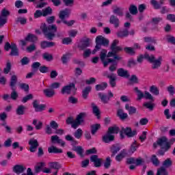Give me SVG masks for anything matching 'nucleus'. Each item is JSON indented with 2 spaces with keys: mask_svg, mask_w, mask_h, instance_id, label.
Masks as SVG:
<instances>
[{
  "mask_svg": "<svg viewBox=\"0 0 175 175\" xmlns=\"http://www.w3.org/2000/svg\"><path fill=\"white\" fill-rule=\"evenodd\" d=\"M117 73L119 77H125L126 79H128L131 76L128 70H125L123 68H118Z\"/></svg>",
  "mask_w": 175,
  "mask_h": 175,
  "instance_id": "a211bd4d",
  "label": "nucleus"
},
{
  "mask_svg": "<svg viewBox=\"0 0 175 175\" xmlns=\"http://www.w3.org/2000/svg\"><path fill=\"white\" fill-rule=\"evenodd\" d=\"M144 40L146 43H151L152 44H157V39L154 37H144Z\"/></svg>",
  "mask_w": 175,
  "mask_h": 175,
  "instance_id": "de8ad7c7",
  "label": "nucleus"
},
{
  "mask_svg": "<svg viewBox=\"0 0 175 175\" xmlns=\"http://www.w3.org/2000/svg\"><path fill=\"white\" fill-rule=\"evenodd\" d=\"M120 150H121V147H120V145H118V144H113L110 147V151L111 152V158H113V157H116V154H117Z\"/></svg>",
  "mask_w": 175,
  "mask_h": 175,
  "instance_id": "aec40b11",
  "label": "nucleus"
},
{
  "mask_svg": "<svg viewBox=\"0 0 175 175\" xmlns=\"http://www.w3.org/2000/svg\"><path fill=\"white\" fill-rule=\"evenodd\" d=\"M75 122L76 120H75L72 116L67 118L66 120V124L67 125H71V128L73 129H77V126H75Z\"/></svg>",
  "mask_w": 175,
  "mask_h": 175,
  "instance_id": "c85d7f7f",
  "label": "nucleus"
},
{
  "mask_svg": "<svg viewBox=\"0 0 175 175\" xmlns=\"http://www.w3.org/2000/svg\"><path fill=\"white\" fill-rule=\"evenodd\" d=\"M25 111V107L24 105H19L16 110L17 116H24Z\"/></svg>",
  "mask_w": 175,
  "mask_h": 175,
  "instance_id": "8fccbe9b",
  "label": "nucleus"
},
{
  "mask_svg": "<svg viewBox=\"0 0 175 175\" xmlns=\"http://www.w3.org/2000/svg\"><path fill=\"white\" fill-rule=\"evenodd\" d=\"M124 151H125L124 149L121 151L120 153L116 155L115 159L117 162H121V161H122V159L125 158V153H124Z\"/></svg>",
  "mask_w": 175,
  "mask_h": 175,
  "instance_id": "13d9d810",
  "label": "nucleus"
},
{
  "mask_svg": "<svg viewBox=\"0 0 175 175\" xmlns=\"http://www.w3.org/2000/svg\"><path fill=\"white\" fill-rule=\"evenodd\" d=\"M89 38H86L85 39H83L81 41V44L79 46V49L81 50H85L87 47H90L91 42Z\"/></svg>",
  "mask_w": 175,
  "mask_h": 175,
  "instance_id": "412c9836",
  "label": "nucleus"
},
{
  "mask_svg": "<svg viewBox=\"0 0 175 175\" xmlns=\"http://www.w3.org/2000/svg\"><path fill=\"white\" fill-rule=\"evenodd\" d=\"M32 105L36 113H40L46 110V105L39 104V101H38V100H34Z\"/></svg>",
  "mask_w": 175,
  "mask_h": 175,
  "instance_id": "6e6552de",
  "label": "nucleus"
},
{
  "mask_svg": "<svg viewBox=\"0 0 175 175\" xmlns=\"http://www.w3.org/2000/svg\"><path fill=\"white\" fill-rule=\"evenodd\" d=\"M98 96L103 103H104L105 105L109 103V100H110V97H109V96H107L105 94L101 92H99L98 94Z\"/></svg>",
  "mask_w": 175,
  "mask_h": 175,
  "instance_id": "bb28decb",
  "label": "nucleus"
},
{
  "mask_svg": "<svg viewBox=\"0 0 175 175\" xmlns=\"http://www.w3.org/2000/svg\"><path fill=\"white\" fill-rule=\"evenodd\" d=\"M133 84H139V78L135 75H132L129 79V85H133Z\"/></svg>",
  "mask_w": 175,
  "mask_h": 175,
  "instance_id": "e433bc0d",
  "label": "nucleus"
},
{
  "mask_svg": "<svg viewBox=\"0 0 175 175\" xmlns=\"http://www.w3.org/2000/svg\"><path fill=\"white\" fill-rule=\"evenodd\" d=\"M15 21L16 24L19 23L21 25H25L27 24V19L24 17H18Z\"/></svg>",
  "mask_w": 175,
  "mask_h": 175,
  "instance_id": "680f3d73",
  "label": "nucleus"
},
{
  "mask_svg": "<svg viewBox=\"0 0 175 175\" xmlns=\"http://www.w3.org/2000/svg\"><path fill=\"white\" fill-rule=\"evenodd\" d=\"M124 51L126 54H129L130 55H135L136 53L133 48L129 46L124 47Z\"/></svg>",
  "mask_w": 175,
  "mask_h": 175,
  "instance_id": "bf43d9fd",
  "label": "nucleus"
},
{
  "mask_svg": "<svg viewBox=\"0 0 175 175\" xmlns=\"http://www.w3.org/2000/svg\"><path fill=\"white\" fill-rule=\"evenodd\" d=\"M91 162H93L94 167H100L102 166L103 159L99 158L96 154H93L90 157Z\"/></svg>",
  "mask_w": 175,
  "mask_h": 175,
  "instance_id": "ddd939ff",
  "label": "nucleus"
},
{
  "mask_svg": "<svg viewBox=\"0 0 175 175\" xmlns=\"http://www.w3.org/2000/svg\"><path fill=\"white\" fill-rule=\"evenodd\" d=\"M85 116H87V114L84 112H81L79 115H77L74 125L77 128L80 126L81 124L84 122V117H85Z\"/></svg>",
  "mask_w": 175,
  "mask_h": 175,
  "instance_id": "4468645a",
  "label": "nucleus"
},
{
  "mask_svg": "<svg viewBox=\"0 0 175 175\" xmlns=\"http://www.w3.org/2000/svg\"><path fill=\"white\" fill-rule=\"evenodd\" d=\"M76 88V84L75 83H70L68 85H64L61 90V94L62 95H70L72 93V89Z\"/></svg>",
  "mask_w": 175,
  "mask_h": 175,
  "instance_id": "0eeeda50",
  "label": "nucleus"
},
{
  "mask_svg": "<svg viewBox=\"0 0 175 175\" xmlns=\"http://www.w3.org/2000/svg\"><path fill=\"white\" fill-rule=\"evenodd\" d=\"M27 168L23 165H15L12 168V172L17 175L23 174V172H25Z\"/></svg>",
  "mask_w": 175,
  "mask_h": 175,
  "instance_id": "2eb2a0df",
  "label": "nucleus"
},
{
  "mask_svg": "<svg viewBox=\"0 0 175 175\" xmlns=\"http://www.w3.org/2000/svg\"><path fill=\"white\" fill-rule=\"evenodd\" d=\"M92 88L91 86H87L82 90V98L83 99H88V95L91 92Z\"/></svg>",
  "mask_w": 175,
  "mask_h": 175,
  "instance_id": "cd10ccee",
  "label": "nucleus"
},
{
  "mask_svg": "<svg viewBox=\"0 0 175 175\" xmlns=\"http://www.w3.org/2000/svg\"><path fill=\"white\" fill-rule=\"evenodd\" d=\"M109 85L112 88H114L117 85V77L116 74L109 79Z\"/></svg>",
  "mask_w": 175,
  "mask_h": 175,
  "instance_id": "603ef678",
  "label": "nucleus"
},
{
  "mask_svg": "<svg viewBox=\"0 0 175 175\" xmlns=\"http://www.w3.org/2000/svg\"><path fill=\"white\" fill-rule=\"evenodd\" d=\"M43 93L46 98H53L55 95V92L53 89H44Z\"/></svg>",
  "mask_w": 175,
  "mask_h": 175,
  "instance_id": "2f4dec72",
  "label": "nucleus"
},
{
  "mask_svg": "<svg viewBox=\"0 0 175 175\" xmlns=\"http://www.w3.org/2000/svg\"><path fill=\"white\" fill-rule=\"evenodd\" d=\"M92 106L94 114L97 117L98 120H99L100 118V111L99 108H98V106L95 105L94 103H92Z\"/></svg>",
  "mask_w": 175,
  "mask_h": 175,
  "instance_id": "a19ab883",
  "label": "nucleus"
},
{
  "mask_svg": "<svg viewBox=\"0 0 175 175\" xmlns=\"http://www.w3.org/2000/svg\"><path fill=\"white\" fill-rule=\"evenodd\" d=\"M29 146H30L29 150L30 152H35L36 149L39 147V142L38 139L31 138L29 140Z\"/></svg>",
  "mask_w": 175,
  "mask_h": 175,
  "instance_id": "9d476101",
  "label": "nucleus"
},
{
  "mask_svg": "<svg viewBox=\"0 0 175 175\" xmlns=\"http://www.w3.org/2000/svg\"><path fill=\"white\" fill-rule=\"evenodd\" d=\"M109 23L114 25L115 28L120 27V19L116 15H111L109 18Z\"/></svg>",
  "mask_w": 175,
  "mask_h": 175,
  "instance_id": "5701e85b",
  "label": "nucleus"
},
{
  "mask_svg": "<svg viewBox=\"0 0 175 175\" xmlns=\"http://www.w3.org/2000/svg\"><path fill=\"white\" fill-rule=\"evenodd\" d=\"M107 132L111 135H117L120 132V127L117 126H110Z\"/></svg>",
  "mask_w": 175,
  "mask_h": 175,
  "instance_id": "72a5a7b5",
  "label": "nucleus"
},
{
  "mask_svg": "<svg viewBox=\"0 0 175 175\" xmlns=\"http://www.w3.org/2000/svg\"><path fill=\"white\" fill-rule=\"evenodd\" d=\"M122 132L127 136V137H133L137 135L136 130H133L131 127L122 128Z\"/></svg>",
  "mask_w": 175,
  "mask_h": 175,
  "instance_id": "f8f14e48",
  "label": "nucleus"
},
{
  "mask_svg": "<svg viewBox=\"0 0 175 175\" xmlns=\"http://www.w3.org/2000/svg\"><path fill=\"white\" fill-rule=\"evenodd\" d=\"M129 10L131 14H133V16L137 14L138 13L137 7L133 4L130 5V7L129 8Z\"/></svg>",
  "mask_w": 175,
  "mask_h": 175,
  "instance_id": "5fc2aeb1",
  "label": "nucleus"
},
{
  "mask_svg": "<svg viewBox=\"0 0 175 175\" xmlns=\"http://www.w3.org/2000/svg\"><path fill=\"white\" fill-rule=\"evenodd\" d=\"M167 91L171 96H173L175 94V88L173 85H170L167 88Z\"/></svg>",
  "mask_w": 175,
  "mask_h": 175,
  "instance_id": "774afa93",
  "label": "nucleus"
},
{
  "mask_svg": "<svg viewBox=\"0 0 175 175\" xmlns=\"http://www.w3.org/2000/svg\"><path fill=\"white\" fill-rule=\"evenodd\" d=\"M96 46L94 49L91 52V49H86L83 52L84 58H88L92 54H96V52L99 51L100 49H102V46L103 47H107L110 43V40L109 39L103 37V36H98L95 39Z\"/></svg>",
  "mask_w": 175,
  "mask_h": 175,
  "instance_id": "f257e3e1",
  "label": "nucleus"
},
{
  "mask_svg": "<svg viewBox=\"0 0 175 175\" xmlns=\"http://www.w3.org/2000/svg\"><path fill=\"white\" fill-rule=\"evenodd\" d=\"M12 92L10 94V98L12 99V100H17V98H18V93L16 91V89L12 88Z\"/></svg>",
  "mask_w": 175,
  "mask_h": 175,
  "instance_id": "69168bd1",
  "label": "nucleus"
},
{
  "mask_svg": "<svg viewBox=\"0 0 175 175\" xmlns=\"http://www.w3.org/2000/svg\"><path fill=\"white\" fill-rule=\"evenodd\" d=\"M117 116L122 121H124L128 118V113L124 112V109H118L117 111Z\"/></svg>",
  "mask_w": 175,
  "mask_h": 175,
  "instance_id": "393cba45",
  "label": "nucleus"
},
{
  "mask_svg": "<svg viewBox=\"0 0 175 175\" xmlns=\"http://www.w3.org/2000/svg\"><path fill=\"white\" fill-rule=\"evenodd\" d=\"M8 16H10V12L3 8L0 15V28H2L8 23Z\"/></svg>",
  "mask_w": 175,
  "mask_h": 175,
  "instance_id": "423d86ee",
  "label": "nucleus"
},
{
  "mask_svg": "<svg viewBox=\"0 0 175 175\" xmlns=\"http://www.w3.org/2000/svg\"><path fill=\"white\" fill-rule=\"evenodd\" d=\"M169 172H167V170L165 167H160L157 169V172L156 175H168Z\"/></svg>",
  "mask_w": 175,
  "mask_h": 175,
  "instance_id": "c03bdc74",
  "label": "nucleus"
},
{
  "mask_svg": "<svg viewBox=\"0 0 175 175\" xmlns=\"http://www.w3.org/2000/svg\"><path fill=\"white\" fill-rule=\"evenodd\" d=\"M100 59L103 64L104 68H106L109 64H118V61H121L122 57L117 55V53L110 55L109 53H107V50L102 49L100 53Z\"/></svg>",
  "mask_w": 175,
  "mask_h": 175,
  "instance_id": "7ed1b4c3",
  "label": "nucleus"
},
{
  "mask_svg": "<svg viewBox=\"0 0 175 175\" xmlns=\"http://www.w3.org/2000/svg\"><path fill=\"white\" fill-rule=\"evenodd\" d=\"M42 58L47 62H51V61H53V59H54L53 55L47 52L42 54Z\"/></svg>",
  "mask_w": 175,
  "mask_h": 175,
  "instance_id": "09e8293b",
  "label": "nucleus"
},
{
  "mask_svg": "<svg viewBox=\"0 0 175 175\" xmlns=\"http://www.w3.org/2000/svg\"><path fill=\"white\" fill-rule=\"evenodd\" d=\"M17 84V75H14L10 78V86L11 88H14Z\"/></svg>",
  "mask_w": 175,
  "mask_h": 175,
  "instance_id": "a18cd8bd",
  "label": "nucleus"
},
{
  "mask_svg": "<svg viewBox=\"0 0 175 175\" xmlns=\"http://www.w3.org/2000/svg\"><path fill=\"white\" fill-rule=\"evenodd\" d=\"M42 14L43 17L53 14V8H51L50 6L46 8L45 9L42 10Z\"/></svg>",
  "mask_w": 175,
  "mask_h": 175,
  "instance_id": "37998d69",
  "label": "nucleus"
},
{
  "mask_svg": "<svg viewBox=\"0 0 175 175\" xmlns=\"http://www.w3.org/2000/svg\"><path fill=\"white\" fill-rule=\"evenodd\" d=\"M134 91L137 92V100H142L143 98L145 99H148L149 100H154V97L150 92L146 91L145 93H143L142 90H139V88H134Z\"/></svg>",
  "mask_w": 175,
  "mask_h": 175,
  "instance_id": "39448f33",
  "label": "nucleus"
},
{
  "mask_svg": "<svg viewBox=\"0 0 175 175\" xmlns=\"http://www.w3.org/2000/svg\"><path fill=\"white\" fill-rule=\"evenodd\" d=\"M73 151L77 152V155H79L81 158H84V149L81 146H77L73 148Z\"/></svg>",
  "mask_w": 175,
  "mask_h": 175,
  "instance_id": "7c9ffc66",
  "label": "nucleus"
},
{
  "mask_svg": "<svg viewBox=\"0 0 175 175\" xmlns=\"http://www.w3.org/2000/svg\"><path fill=\"white\" fill-rule=\"evenodd\" d=\"M10 57H18L20 55V52L18 51V47H17V44H12V48L10 53Z\"/></svg>",
  "mask_w": 175,
  "mask_h": 175,
  "instance_id": "a878e982",
  "label": "nucleus"
},
{
  "mask_svg": "<svg viewBox=\"0 0 175 175\" xmlns=\"http://www.w3.org/2000/svg\"><path fill=\"white\" fill-rule=\"evenodd\" d=\"M162 137L163 139L160 140V144H162V143H163V144L166 146L167 149L170 150V148H172V146H173V144H174L175 143V138H172L171 139L168 140L166 136H163Z\"/></svg>",
  "mask_w": 175,
  "mask_h": 175,
  "instance_id": "1a4fd4ad",
  "label": "nucleus"
},
{
  "mask_svg": "<svg viewBox=\"0 0 175 175\" xmlns=\"http://www.w3.org/2000/svg\"><path fill=\"white\" fill-rule=\"evenodd\" d=\"M32 99H33V95L32 94H29L24 96L21 100V102L22 103H27L28 100H31Z\"/></svg>",
  "mask_w": 175,
  "mask_h": 175,
  "instance_id": "0e129e2a",
  "label": "nucleus"
},
{
  "mask_svg": "<svg viewBox=\"0 0 175 175\" xmlns=\"http://www.w3.org/2000/svg\"><path fill=\"white\" fill-rule=\"evenodd\" d=\"M106 88H107V83L106 82H103L95 86L96 91H105Z\"/></svg>",
  "mask_w": 175,
  "mask_h": 175,
  "instance_id": "58836bf2",
  "label": "nucleus"
},
{
  "mask_svg": "<svg viewBox=\"0 0 175 175\" xmlns=\"http://www.w3.org/2000/svg\"><path fill=\"white\" fill-rule=\"evenodd\" d=\"M125 109L128 111L129 116H132L133 114H136L137 111V109L133 106H129V104L125 105Z\"/></svg>",
  "mask_w": 175,
  "mask_h": 175,
  "instance_id": "473e14b6",
  "label": "nucleus"
},
{
  "mask_svg": "<svg viewBox=\"0 0 175 175\" xmlns=\"http://www.w3.org/2000/svg\"><path fill=\"white\" fill-rule=\"evenodd\" d=\"M54 46H55V42H54L44 40L40 42V47L42 50H44V49H50L51 47H54Z\"/></svg>",
  "mask_w": 175,
  "mask_h": 175,
  "instance_id": "4be33fe9",
  "label": "nucleus"
},
{
  "mask_svg": "<svg viewBox=\"0 0 175 175\" xmlns=\"http://www.w3.org/2000/svg\"><path fill=\"white\" fill-rule=\"evenodd\" d=\"M147 59L150 64H152V69L155 70L159 69L162 66V56H159L157 59L155 58V55H149L148 53H146L144 55H140L137 57V61L142 64L143 62V59Z\"/></svg>",
  "mask_w": 175,
  "mask_h": 175,
  "instance_id": "f03ea898",
  "label": "nucleus"
},
{
  "mask_svg": "<svg viewBox=\"0 0 175 175\" xmlns=\"http://www.w3.org/2000/svg\"><path fill=\"white\" fill-rule=\"evenodd\" d=\"M113 13L114 14H116L117 16H120V17H122L124 16V12H122V8L116 7L115 9L113 10Z\"/></svg>",
  "mask_w": 175,
  "mask_h": 175,
  "instance_id": "6e6d98bb",
  "label": "nucleus"
},
{
  "mask_svg": "<svg viewBox=\"0 0 175 175\" xmlns=\"http://www.w3.org/2000/svg\"><path fill=\"white\" fill-rule=\"evenodd\" d=\"M169 150L170 149H167V148L165 145L164 146H161V149L159 150L158 154H159V155L163 157V155H165V154H166V152H167V151H169Z\"/></svg>",
  "mask_w": 175,
  "mask_h": 175,
  "instance_id": "e2e57ef3",
  "label": "nucleus"
},
{
  "mask_svg": "<svg viewBox=\"0 0 175 175\" xmlns=\"http://www.w3.org/2000/svg\"><path fill=\"white\" fill-rule=\"evenodd\" d=\"M32 124L36 126V131H40L43 128V122L41 121L38 122V120L36 119L33 120Z\"/></svg>",
  "mask_w": 175,
  "mask_h": 175,
  "instance_id": "79ce46f5",
  "label": "nucleus"
},
{
  "mask_svg": "<svg viewBox=\"0 0 175 175\" xmlns=\"http://www.w3.org/2000/svg\"><path fill=\"white\" fill-rule=\"evenodd\" d=\"M150 92H151V94H153V95L158 96L159 95V89H158L157 86L153 85L150 88Z\"/></svg>",
  "mask_w": 175,
  "mask_h": 175,
  "instance_id": "4d7b16f0",
  "label": "nucleus"
},
{
  "mask_svg": "<svg viewBox=\"0 0 175 175\" xmlns=\"http://www.w3.org/2000/svg\"><path fill=\"white\" fill-rule=\"evenodd\" d=\"M51 142L53 144H61L62 147H64L65 146V142L64 140L59 139V137L58 135H52L51 137Z\"/></svg>",
  "mask_w": 175,
  "mask_h": 175,
  "instance_id": "dca6fc26",
  "label": "nucleus"
},
{
  "mask_svg": "<svg viewBox=\"0 0 175 175\" xmlns=\"http://www.w3.org/2000/svg\"><path fill=\"white\" fill-rule=\"evenodd\" d=\"M139 147H140V144L137 143V141L135 140L130 146L129 152L133 154V152H135V151H137Z\"/></svg>",
  "mask_w": 175,
  "mask_h": 175,
  "instance_id": "c756f323",
  "label": "nucleus"
},
{
  "mask_svg": "<svg viewBox=\"0 0 175 175\" xmlns=\"http://www.w3.org/2000/svg\"><path fill=\"white\" fill-rule=\"evenodd\" d=\"M73 135L75 137V139H81V137L83 136V129H81V128L77 129L73 133Z\"/></svg>",
  "mask_w": 175,
  "mask_h": 175,
  "instance_id": "3c124183",
  "label": "nucleus"
},
{
  "mask_svg": "<svg viewBox=\"0 0 175 175\" xmlns=\"http://www.w3.org/2000/svg\"><path fill=\"white\" fill-rule=\"evenodd\" d=\"M12 70V63L8 62L5 68L3 69V73L5 75H9V72Z\"/></svg>",
  "mask_w": 175,
  "mask_h": 175,
  "instance_id": "052dcab7",
  "label": "nucleus"
},
{
  "mask_svg": "<svg viewBox=\"0 0 175 175\" xmlns=\"http://www.w3.org/2000/svg\"><path fill=\"white\" fill-rule=\"evenodd\" d=\"M116 137L107 132V133L103 136L102 141L103 143H111V142H114Z\"/></svg>",
  "mask_w": 175,
  "mask_h": 175,
  "instance_id": "f3484780",
  "label": "nucleus"
},
{
  "mask_svg": "<svg viewBox=\"0 0 175 175\" xmlns=\"http://www.w3.org/2000/svg\"><path fill=\"white\" fill-rule=\"evenodd\" d=\"M48 152L49 154H62L64 152V150L61 148H58L54 146H52L49 148H48Z\"/></svg>",
  "mask_w": 175,
  "mask_h": 175,
  "instance_id": "b1692460",
  "label": "nucleus"
},
{
  "mask_svg": "<svg viewBox=\"0 0 175 175\" xmlns=\"http://www.w3.org/2000/svg\"><path fill=\"white\" fill-rule=\"evenodd\" d=\"M163 3H165L164 0H159V2H158V1H157V0H151L150 1V5H152V6H153V8H154V9H155V10H159V9H161V8H162V5H163Z\"/></svg>",
  "mask_w": 175,
  "mask_h": 175,
  "instance_id": "6ab92c4d",
  "label": "nucleus"
},
{
  "mask_svg": "<svg viewBox=\"0 0 175 175\" xmlns=\"http://www.w3.org/2000/svg\"><path fill=\"white\" fill-rule=\"evenodd\" d=\"M25 40H26V42H31V43H33L34 42H36V40H38V37L35 36V34L29 33L25 37Z\"/></svg>",
  "mask_w": 175,
  "mask_h": 175,
  "instance_id": "c9c22d12",
  "label": "nucleus"
},
{
  "mask_svg": "<svg viewBox=\"0 0 175 175\" xmlns=\"http://www.w3.org/2000/svg\"><path fill=\"white\" fill-rule=\"evenodd\" d=\"M129 35V31L128 29H125L123 31H118L117 36L118 38H126Z\"/></svg>",
  "mask_w": 175,
  "mask_h": 175,
  "instance_id": "49530a36",
  "label": "nucleus"
},
{
  "mask_svg": "<svg viewBox=\"0 0 175 175\" xmlns=\"http://www.w3.org/2000/svg\"><path fill=\"white\" fill-rule=\"evenodd\" d=\"M70 16V9L66 8L63 10H61L59 13V18L62 20V23L63 24H65L67 27H72L76 23V21L71 20L70 21H68L65 20V18H68Z\"/></svg>",
  "mask_w": 175,
  "mask_h": 175,
  "instance_id": "20e7f679",
  "label": "nucleus"
},
{
  "mask_svg": "<svg viewBox=\"0 0 175 175\" xmlns=\"http://www.w3.org/2000/svg\"><path fill=\"white\" fill-rule=\"evenodd\" d=\"M173 165V161H172V159L170 158H167L163 162V167H165V169L167 167H170Z\"/></svg>",
  "mask_w": 175,
  "mask_h": 175,
  "instance_id": "864d4df0",
  "label": "nucleus"
},
{
  "mask_svg": "<svg viewBox=\"0 0 175 175\" xmlns=\"http://www.w3.org/2000/svg\"><path fill=\"white\" fill-rule=\"evenodd\" d=\"M91 134L94 136L100 129V124H94L90 126Z\"/></svg>",
  "mask_w": 175,
  "mask_h": 175,
  "instance_id": "f704fd0d",
  "label": "nucleus"
},
{
  "mask_svg": "<svg viewBox=\"0 0 175 175\" xmlns=\"http://www.w3.org/2000/svg\"><path fill=\"white\" fill-rule=\"evenodd\" d=\"M150 162H152L153 166H155L156 167L159 166V164L161 163V161H159V159H158V157L155 154L152 155L150 158Z\"/></svg>",
  "mask_w": 175,
  "mask_h": 175,
  "instance_id": "ea45409f",
  "label": "nucleus"
},
{
  "mask_svg": "<svg viewBox=\"0 0 175 175\" xmlns=\"http://www.w3.org/2000/svg\"><path fill=\"white\" fill-rule=\"evenodd\" d=\"M39 70L40 72V73H49V72H50V68H49L46 66H41L39 68Z\"/></svg>",
  "mask_w": 175,
  "mask_h": 175,
  "instance_id": "338daca9",
  "label": "nucleus"
},
{
  "mask_svg": "<svg viewBox=\"0 0 175 175\" xmlns=\"http://www.w3.org/2000/svg\"><path fill=\"white\" fill-rule=\"evenodd\" d=\"M49 165L50 169H55V170H57V172L59 169H61V167H62V166L61 165V163H59V162L52 161V162H50Z\"/></svg>",
  "mask_w": 175,
  "mask_h": 175,
  "instance_id": "4c0bfd02",
  "label": "nucleus"
},
{
  "mask_svg": "<svg viewBox=\"0 0 175 175\" xmlns=\"http://www.w3.org/2000/svg\"><path fill=\"white\" fill-rule=\"evenodd\" d=\"M41 29L46 38L48 39V40H53L54 38L55 37V33L51 31H47V25H44L42 27H41Z\"/></svg>",
  "mask_w": 175,
  "mask_h": 175,
  "instance_id": "9b49d317",
  "label": "nucleus"
}]
</instances>
